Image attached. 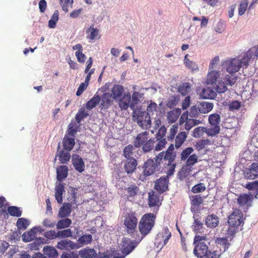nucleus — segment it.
<instances>
[{"instance_id": "1", "label": "nucleus", "mask_w": 258, "mask_h": 258, "mask_svg": "<svg viewBox=\"0 0 258 258\" xmlns=\"http://www.w3.org/2000/svg\"><path fill=\"white\" fill-rule=\"evenodd\" d=\"M223 65L229 73L225 75L224 80L227 85L232 86L236 83L237 79V77L235 75L236 73L243 67L241 62L239 58H234L226 61Z\"/></svg>"}, {"instance_id": "2", "label": "nucleus", "mask_w": 258, "mask_h": 258, "mask_svg": "<svg viewBox=\"0 0 258 258\" xmlns=\"http://www.w3.org/2000/svg\"><path fill=\"white\" fill-rule=\"evenodd\" d=\"M155 219L156 216L153 213H147L143 216L139 224V229L142 234L140 237L141 240L150 233L154 225Z\"/></svg>"}, {"instance_id": "3", "label": "nucleus", "mask_w": 258, "mask_h": 258, "mask_svg": "<svg viewBox=\"0 0 258 258\" xmlns=\"http://www.w3.org/2000/svg\"><path fill=\"white\" fill-rule=\"evenodd\" d=\"M133 119L137 121L138 124L143 129H147L151 124V117L149 113L141 107H137L133 110Z\"/></svg>"}, {"instance_id": "4", "label": "nucleus", "mask_w": 258, "mask_h": 258, "mask_svg": "<svg viewBox=\"0 0 258 258\" xmlns=\"http://www.w3.org/2000/svg\"><path fill=\"white\" fill-rule=\"evenodd\" d=\"M206 239V236L196 235L194 238V244L195 245L194 249V254L199 258L205 257L209 251V248L204 241Z\"/></svg>"}, {"instance_id": "5", "label": "nucleus", "mask_w": 258, "mask_h": 258, "mask_svg": "<svg viewBox=\"0 0 258 258\" xmlns=\"http://www.w3.org/2000/svg\"><path fill=\"white\" fill-rule=\"evenodd\" d=\"M137 224L138 219L134 213H130L125 216L124 220V225L126 228L127 232L133 236V237L137 234Z\"/></svg>"}, {"instance_id": "6", "label": "nucleus", "mask_w": 258, "mask_h": 258, "mask_svg": "<svg viewBox=\"0 0 258 258\" xmlns=\"http://www.w3.org/2000/svg\"><path fill=\"white\" fill-rule=\"evenodd\" d=\"M141 241V239L139 236H138V238L136 237L134 240H132L127 237H124L122 239L121 246V252L124 255L129 254L134 250Z\"/></svg>"}, {"instance_id": "7", "label": "nucleus", "mask_w": 258, "mask_h": 258, "mask_svg": "<svg viewBox=\"0 0 258 258\" xmlns=\"http://www.w3.org/2000/svg\"><path fill=\"white\" fill-rule=\"evenodd\" d=\"M243 222L242 213L238 210H234L228 217V223L230 227H238Z\"/></svg>"}, {"instance_id": "8", "label": "nucleus", "mask_w": 258, "mask_h": 258, "mask_svg": "<svg viewBox=\"0 0 258 258\" xmlns=\"http://www.w3.org/2000/svg\"><path fill=\"white\" fill-rule=\"evenodd\" d=\"M171 236V234L168 228H165L163 232H160L157 235L155 243L158 245V247L161 245V249L167 244Z\"/></svg>"}, {"instance_id": "9", "label": "nucleus", "mask_w": 258, "mask_h": 258, "mask_svg": "<svg viewBox=\"0 0 258 258\" xmlns=\"http://www.w3.org/2000/svg\"><path fill=\"white\" fill-rule=\"evenodd\" d=\"M57 248L61 250H74L80 248V246L76 242L71 240L65 239L57 242Z\"/></svg>"}, {"instance_id": "10", "label": "nucleus", "mask_w": 258, "mask_h": 258, "mask_svg": "<svg viewBox=\"0 0 258 258\" xmlns=\"http://www.w3.org/2000/svg\"><path fill=\"white\" fill-rule=\"evenodd\" d=\"M168 177L162 176L156 181L154 189L159 192L162 193L168 189Z\"/></svg>"}, {"instance_id": "11", "label": "nucleus", "mask_w": 258, "mask_h": 258, "mask_svg": "<svg viewBox=\"0 0 258 258\" xmlns=\"http://www.w3.org/2000/svg\"><path fill=\"white\" fill-rule=\"evenodd\" d=\"M143 168V173L145 176L151 175L156 170H160V169L158 168L154 164V160L152 159H148L146 162H145Z\"/></svg>"}, {"instance_id": "12", "label": "nucleus", "mask_w": 258, "mask_h": 258, "mask_svg": "<svg viewBox=\"0 0 258 258\" xmlns=\"http://www.w3.org/2000/svg\"><path fill=\"white\" fill-rule=\"evenodd\" d=\"M100 98V107L101 110H105L109 108L113 102V99L112 94L110 93H105Z\"/></svg>"}, {"instance_id": "13", "label": "nucleus", "mask_w": 258, "mask_h": 258, "mask_svg": "<svg viewBox=\"0 0 258 258\" xmlns=\"http://www.w3.org/2000/svg\"><path fill=\"white\" fill-rule=\"evenodd\" d=\"M72 164L75 169L80 173L85 170V163L83 159L78 154H74L72 158Z\"/></svg>"}, {"instance_id": "14", "label": "nucleus", "mask_w": 258, "mask_h": 258, "mask_svg": "<svg viewBox=\"0 0 258 258\" xmlns=\"http://www.w3.org/2000/svg\"><path fill=\"white\" fill-rule=\"evenodd\" d=\"M123 169L127 174L133 173L136 169L137 161L135 158H129L123 161Z\"/></svg>"}, {"instance_id": "15", "label": "nucleus", "mask_w": 258, "mask_h": 258, "mask_svg": "<svg viewBox=\"0 0 258 258\" xmlns=\"http://www.w3.org/2000/svg\"><path fill=\"white\" fill-rule=\"evenodd\" d=\"M131 96L129 93H124L123 96L118 100L119 101L118 105L121 110H127L130 107Z\"/></svg>"}, {"instance_id": "16", "label": "nucleus", "mask_w": 258, "mask_h": 258, "mask_svg": "<svg viewBox=\"0 0 258 258\" xmlns=\"http://www.w3.org/2000/svg\"><path fill=\"white\" fill-rule=\"evenodd\" d=\"M219 223V217L215 214L209 215L205 219V225L210 228H216Z\"/></svg>"}, {"instance_id": "17", "label": "nucleus", "mask_w": 258, "mask_h": 258, "mask_svg": "<svg viewBox=\"0 0 258 258\" xmlns=\"http://www.w3.org/2000/svg\"><path fill=\"white\" fill-rule=\"evenodd\" d=\"M60 148V144H58L57 150L56 152V155L55 156V160L57 156H58V160L61 164H66L69 161L71 158L70 153L69 151L61 150L59 153L58 150Z\"/></svg>"}, {"instance_id": "18", "label": "nucleus", "mask_w": 258, "mask_h": 258, "mask_svg": "<svg viewBox=\"0 0 258 258\" xmlns=\"http://www.w3.org/2000/svg\"><path fill=\"white\" fill-rule=\"evenodd\" d=\"M112 98L117 101L123 96L124 89L123 87L120 85H115L111 90Z\"/></svg>"}, {"instance_id": "19", "label": "nucleus", "mask_w": 258, "mask_h": 258, "mask_svg": "<svg viewBox=\"0 0 258 258\" xmlns=\"http://www.w3.org/2000/svg\"><path fill=\"white\" fill-rule=\"evenodd\" d=\"M148 133L147 132L139 134L137 136L135 140V146L137 148H139L142 146V145H143L148 141Z\"/></svg>"}, {"instance_id": "20", "label": "nucleus", "mask_w": 258, "mask_h": 258, "mask_svg": "<svg viewBox=\"0 0 258 258\" xmlns=\"http://www.w3.org/2000/svg\"><path fill=\"white\" fill-rule=\"evenodd\" d=\"M159 196L157 195H155L153 192L152 193L150 192L149 194V198H148V203L150 207H154V209L156 210L155 212H156L160 206L159 205Z\"/></svg>"}, {"instance_id": "21", "label": "nucleus", "mask_w": 258, "mask_h": 258, "mask_svg": "<svg viewBox=\"0 0 258 258\" xmlns=\"http://www.w3.org/2000/svg\"><path fill=\"white\" fill-rule=\"evenodd\" d=\"M57 179L59 182L67 178L68 174V168L66 165H60L56 169Z\"/></svg>"}, {"instance_id": "22", "label": "nucleus", "mask_w": 258, "mask_h": 258, "mask_svg": "<svg viewBox=\"0 0 258 258\" xmlns=\"http://www.w3.org/2000/svg\"><path fill=\"white\" fill-rule=\"evenodd\" d=\"M255 58V57L253 54L252 48H250L244 54L243 56L239 60L241 61L242 66L246 68L250 60Z\"/></svg>"}, {"instance_id": "23", "label": "nucleus", "mask_w": 258, "mask_h": 258, "mask_svg": "<svg viewBox=\"0 0 258 258\" xmlns=\"http://www.w3.org/2000/svg\"><path fill=\"white\" fill-rule=\"evenodd\" d=\"M227 84L224 80V78L221 81H218L216 83L212 85L213 89L216 91L217 93H224L227 89ZM228 86H229L228 85Z\"/></svg>"}, {"instance_id": "24", "label": "nucleus", "mask_w": 258, "mask_h": 258, "mask_svg": "<svg viewBox=\"0 0 258 258\" xmlns=\"http://www.w3.org/2000/svg\"><path fill=\"white\" fill-rule=\"evenodd\" d=\"M191 199V211L196 212L198 210L199 206L203 203V199L200 195L192 196Z\"/></svg>"}, {"instance_id": "25", "label": "nucleus", "mask_w": 258, "mask_h": 258, "mask_svg": "<svg viewBox=\"0 0 258 258\" xmlns=\"http://www.w3.org/2000/svg\"><path fill=\"white\" fill-rule=\"evenodd\" d=\"M64 191V185L62 183H59L55 187V198L58 204L62 203V194Z\"/></svg>"}, {"instance_id": "26", "label": "nucleus", "mask_w": 258, "mask_h": 258, "mask_svg": "<svg viewBox=\"0 0 258 258\" xmlns=\"http://www.w3.org/2000/svg\"><path fill=\"white\" fill-rule=\"evenodd\" d=\"M79 254L82 258H95L97 253L94 248H85L81 249Z\"/></svg>"}, {"instance_id": "27", "label": "nucleus", "mask_w": 258, "mask_h": 258, "mask_svg": "<svg viewBox=\"0 0 258 258\" xmlns=\"http://www.w3.org/2000/svg\"><path fill=\"white\" fill-rule=\"evenodd\" d=\"M63 149L65 151H71L75 145V139L73 137H69L68 136H65L63 141Z\"/></svg>"}, {"instance_id": "28", "label": "nucleus", "mask_w": 258, "mask_h": 258, "mask_svg": "<svg viewBox=\"0 0 258 258\" xmlns=\"http://www.w3.org/2000/svg\"><path fill=\"white\" fill-rule=\"evenodd\" d=\"M72 205L70 203H64L58 212V216L60 218H67L71 212Z\"/></svg>"}, {"instance_id": "29", "label": "nucleus", "mask_w": 258, "mask_h": 258, "mask_svg": "<svg viewBox=\"0 0 258 258\" xmlns=\"http://www.w3.org/2000/svg\"><path fill=\"white\" fill-rule=\"evenodd\" d=\"M214 104L206 101L200 102L198 109L199 111L202 113H207L213 108Z\"/></svg>"}, {"instance_id": "30", "label": "nucleus", "mask_w": 258, "mask_h": 258, "mask_svg": "<svg viewBox=\"0 0 258 258\" xmlns=\"http://www.w3.org/2000/svg\"><path fill=\"white\" fill-rule=\"evenodd\" d=\"M213 90L209 87L204 89L201 93V96L204 99H214L217 96V92Z\"/></svg>"}, {"instance_id": "31", "label": "nucleus", "mask_w": 258, "mask_h": 258, "mask_svg": "<svg viewBox=\"0 0 258 258\" xmlns=\"http://www.w3.org/2000/svg\"><path fill=\"white\" fill-rule=\"evenodd\" d=\"M24 242H30L36 238L35 228H32L30 231L24 232L22 235Z\"/></svg>"}, {"instance_id": "32", "label": "nucleus", "mask_w": 258, "mask_h": 258, "mask_svg": "<svg viewBox=\"0 0 258 258\" xmlns=\"http://www.w3.org/2000/svg\"><path fill=\"white\" fill-rule=\"evenodd\" d=\"M143 94L139 92H134L131 99L130 108L133 111L136 110V106L140 102V98L142 97Z\"/></svg>"}, {"instance_id": "33", "label": "nucleus", "mask_w": 258, "mask_h": 258, "mask_svg": "<svg viewBox=\"0 0 258 258\" xmlns=\"http://www.w3.org/2000/svg\"><path fill=\"white\" fill-rule=\"evenodd\" d=\"M44 255L47 258L55 257L58 256V252L56 249L52 246H46L43 249Z\"/></svg>"}, {"instance_id": "34", "label": "nucleus", "mask_w": 258, "mask_h": 258, "mask_svg": "<svg viewBox=\"0 0 258 258\" xmlns=\"http://www.w3.org/2000/svg\"><path fill=\"white\" fill-rule=\"evenodd\" d=\"M100 100L101 98L100 95L96 93L89 101L87 102L86 105V108L89 110L93 109L99 104Z\"/></svg>"}, {"instance_id": "35", "label": "nucleus", "mask_w": 258, "mask_h": 258, "mask_svg": "<svg viewBox=\"0 0 258 258\" xmlns=\"http://www.w3.org/2000/svg\"><path fill=\"white\" fill-rule=\"evenodd\" d=\"M229 237L226 236L224 237H217L215 239V243L217 244L220 245L224 248V251L227 250L230 245V244L228 242V239Z\"/></svg>"}, {"instance_id": "36", "label": "nucleus", "mask_w": 258, "mask_h": 258, "mask_svg": "<svg viewBox=\"0 0 258 258\" xmlns=\"http://www.w3.org/2000/svg\"><path fill=\"white\" fill-rule=\"evenodd\" d=\"M187 137V134L185 132H182L179 133L175 139V147L176 148H179L184 142Z\"/></svg>"}, {"instance_id": "37", "label": "nucleus", "mask_w": 258, "mask_h": 258, "mask_svg": "<svg viewBox=\"0 0 258 258\" xmlns=\"http://www.w3.org/2000/svg\"><path fill=\"white\" fill-rule=\"evenodd\" d=\"M219 77V73L215 71H211L209 73L207 76V84L208 85H213L218 80L217 79Z\"/></svg>"}, {"instance_id": "38", "label": "nucleus", "mask_w": 258, "mask_h": 258, "mask_svg": "<svg viewBox=\"0 0 258 258\" xmlns=\"http://www.w3.org/2000/svg\"><path fill=\"white\" fill-rule=\"evenodd\" d=\"M72 224V220L68 218H64L59 220L56 224L57 229H62L70 227Z\"/></svg>"}, {"instance_id": "39", "label": "nucleus", "mask_w": 258, "mask_h": 258, "mask_svg": "<svg viewBox=\"0 0 258 258\" xmlns=\"http://www.w3.org/2000/svg\"><path fill=\"white\" fill-rule=\"evenodd\" d=\"M92 236L91 234H84L80 237L78 239V242L80 247L82 245H86L90 243L92 241Z\"/></svg>"}, {"instance_id": "40", "label": "nucleus", "mask_w": 258, "mask_h": 258, "mask_svg": "<svg viewBox=\"0 0 258 258\" xmlns=\"http://www.w3.org/2000/svg\"><path fill=\"white\" fill-rule=\"evenodd\" d=\"M191 86L189 83L185 82L178 87V92L182 96H186L190 91Z\"/></svg>"}, {"instance_id": "41", "label": "nucleus", "mask_w": 258, "mask_h": 258, "mask_svg": "<svg viewBox=\"0 0 258 258\" xmlns=\"http://www.w3.org/2000/svg\"><path fill=\"white\" fill-rule=\"evenodd\" d=\"M77 189L76 188L70 186L68 190V200L70 204H75L76 202Z\"/></svg>"}, {"instance_id": "42", "label": "nucleus", "mask_w": 258, "mask_h": 258, "mask_svg": "<svg viewBox=\"0 0 258 258\" xmlns=\"http://www.w3.org/2000/svg\"><path fill=\"white\" fill-rule=\"evenodd\" d=\"M193 218L194 219V222L191 226L193 231L196 233H201L203 228V223L199 219L196 218L195 216H194Z\"/></svg>"}, {"instance_id": "43", "label": "nucleus", "mask_w": 258, "mask_h": 258, "mask_svg": "<svg viewBox=\"0 0 258 258\" xmlns=\"http://www.w3.org/2000/svg\"><path fill=\"white\" fill-rule=\"evenodd\" d=\"M30 224L29 220L24 218H20L17 220L16 226L19 230H25Z\"/></svg>"}, {"instance_id": "44", "label": "nucleus", "mask_w": 258, "mask_h": 258, "mask_svg": "<svg viewBox=\"0 0 258 258\" xmlns=\"http://www.w3.org/2000/svg\"><path fill=\"white\" fill-rule=\"evenodd\" d=\"M251 201V197L247 194L240 195L237 199V202L241 206H248Z\"/></svg>"}, {"instance_id": "45", "label": "nucleus", "mask_w": 258, "mask_h": 258, "mask_svg": "<svg viewBox=\"0 0 258 258\" xmlns=\"http://www.w3.org/2000/svg\"><path fill=\"white\" fill-rule=\"evenodd\" d=\"M156 142L155 139H150L148 140L143 146V150L144 152H149L151 151L154 147V144Z\"/></svg>"}, {"instance_id": "46", "label": "nucleus", "mask_w": 258, "mask_h": 258, "mask_svg": "<svg viewBox=\"0 0 258 258\" xmlns=\"http://www.w3.org/2000/svg\"><path fill=\"white\" fill-rule=\"evenodd\" d=\"M8 212L11 216L17 217H20L22 214V211L20 208L16 206L9 207Z\"/></svg>"}, {"instance_id": "47", "label": "nucleus", "mask_w": 258, "mask_h": 258, "mask_svg": "<svg viewBox=\"0 0 258 258\" xmlns=\"http://www.w3.org/2000/svg\"><path fill=\"white\" fill-rule=\"evenodd\" d=\"M88 115V113L84 108H80L76 115L75 118L77 122L80 124L82 120L87 117Z\"/></svg>"}, {"instance_id": "48", "label": "nucleus", "mask_w": 258, "mask_h": 258, "mask_svg": "<svg viewBox=\"0 0 258 258\" xmlns=\"http://www.w3.org/2000/svg\"><path fill=\"white\" fill-rule=\"evenodd\" d=\"M163 153V159L168 161L167 165H170L174 163V161L176 158L175 153H171L169 152H162Z\"/></svg>"}, {"instance_id": "49", "label": "nucleus", "mask_w": 258, "mask_h": 258, "mask_svg": "<svg viewBox=\"0 0 258 258\" xmlns=\"http://www.w3.org/2000/svg\"><path fill=\"white\" fill-rule=\"evenodd\" d=\"M59 13L58 11L56 10L53 13L51 19L48 21V27L50 28H54L58 20Z\"/></svg>"}, {"instance_id": "50", "label": "nucleus", "mask_w": 258, "mask_h": 258, "mask_svg": "<svg viewBox=\"0 0 258 258\" xmlns=\"http://www.w3.org/2000/svg\"><path fill=\"white\" fill-rule=\"evenodd\" d=\"M187 56L188 55L186 54L185 56L184 59V63L185 64L186 66L188 69H190L192 71H198L199 70L198 64L196 62L189 60L187 58Z\"/></svg>"}, {"instance_id": "51", "label": "nucleus", "mask_w": 258, "mask_h": 258, "mask_svg": "<svg viewBox=\"0 0 258 258\" xmlns=\"http://www.w3.org/2000/svg\"><path fill=\"white\" fill-rule=\"evenodd\" d=\"M220 119L219 114L217 113L212 114L209 117V122L213 126L219 125Z\"/></svg>"}, {"instance_id": "52", "label": "nucleus", "mask_w": 258, "mask_h": 258, "mask_svg": "<svg viewBox=\"0 0 258 258\" xmlns=\"http://www.w3.org/2000/svg\"><path fill=\"white\" fill-rule=\"evenodd\" d=\"M58 238H66L72 236V231L70 229L59 230L57 232Z\"/></svg>"}, {"instance_id": "53", "label": "nucleus", "mask_w": 258, "mask_h": 258, "mask_svg": "<svg viewBox=\"0 0 258 258\" xmlns=\"http://www.w3.org/2000/svg\"><path fill=\"white\" fill-rule=\"evenodd\" d=\"M200 123L199 120L196 119H189L185 123L184 128L186 131H189L193 126Z\"/></svg>"}, {"instance_id": "54", "label": "nucleus", "mask_w": 258, "mask_h": 258, "mask_svg": "<svg viewBox=\"0 0 258 258\" xmlns=\"http://www.w3.org/2000/svg\"><path fill=\"white\" fill-rule=\"evenodd\" d=\"M206 190V186L203 183H199L194 185L191 189V191L195 194L204 191Z\"/></svg>"}, {"instance_id": "55", "label": "nucleus", "mask_w": 258, "mask_h": 258, "mask_svg": "<svg viewBox=\"0 0 258 258\" xmlns=\"http://www.w3.org/2000/svg\"><path fill=\"white\" fill-rule=\"evenodd\" d=\"M87 32L89 33L87 36V38L93 40L98 35L99 30L97 28L91 27L88 29Z\"/></svg>"}, {"instance_id": "56", "label": "nucleus", "mask_w": 258, "mask_h": 258, "mask_svg": "<svg viewBox=\"0 0 258 258\" xmlns=\"http://www.w3.org/2000/svg\"><path fill=\"white\" fill-rule=\"evenodd\" d=\"M198 156L196 154L190 155L186 159V165L187 166H191L195 165L198 162Z\"/></svg>"}, {"instance_id": "57", "label": "nucleus", "mask_w": 258, "mask_h": 258, "mask_svg": "<svg viewBox=\"0 0 258 258\" xmlns=\"http://www.w3.org/2000/svg\"><path fill=\"white\" fill-rule=\"evenodd\" d=\"M193 151L194 149L192 147H187L183 150L181 153V160L182 161L186 160Z\"/></svg>"}, {"instance_id": "58", "label": "nucleus", "mask_w": 258, "mask_h": 258, "mask_svg": "<svg viewBox=\"0 0 258 258\" xmlns=\"http://www.w3.org/2000/svg\"><path fill=\"white\" fill-rule=\"evenodd\" d=\"M248 2L247 0L242 1L239 5L238 8V15L242 16L245 12L247 8Z\"/></svg>"}, {"instance_id": "59", "label": "nucleus", "mask_w": 258, "mask_h": 258, "mask_svg": "<svg viewBox=\"0 0 258 258\" xmlns=\"http://www.w3.org/2000/svg\"><path fill=\"white\" fill-rule=\"evenodd\" d=\"M178 100L179 98L177 96H172L168 100L166 105L168 108H173L175 106H176Z\"/></svg>"}, {"instance_id": "60", "label": "nucleus", "mask_w": 258, "mask_h": 258, "mask_svg": "<svg viewBox=\"0 0 258 258\" xmlns=\"http://www.w3.org/2000/svg\"><path fill=\"white\" fill-rule=\"evenodd\" d=\"M206 128L199 126L195 128L192 132V136L195 138H199L202 135V134L206 132Z\"/></svg>"}, {"instance_id": "61", "label": "nucleus", "mask_w": 258, "mask_h": 258, "mask_svg": "<svg viewBox=\"0 0 258 258\" xmlns=\"http://www.w3.org/2000/svg\"><path fill=\"white\" fill-rule=\"evenodd\" d=\"M79 254L76 251L69 250L63 252L61 255V258H78Z\"/></svg>"}, {"instance_id": "62", "label": "nucleus", "mask_w": 258, "mask_h": 258, "mask_svg": "<svg viewBox=\"0 0 258 258\" xmlns=\"http://www.w3.org/2000/svg\"><path fill=\"white\" fill-rule=\"evenodd\" d=\"M220 130V126L215 125L213 126V127L211 128H209L207 131H206V132L209 136H215L219 133Z\"/></svg>"}, {"instance_id": "63", "label": "nucleus", "mask_w": 258, "mask_h": 258, "mask_svg": "<svg viewBox=\"0 0 258 258\" xmlns=\"http://www.w3.org/2000/svg\"><path fill=\"white\" fill-rule=\"evenodd\" d=\"M123 155L126 159L134 158L133 157V153L132 152V147L129 146H126L123 150Z\"/></svg>"}, {"instance_id": "64", "label": "nucleus", "mask_w": 258, "mask_h": 258, "mask_svg": "<svg viewBox=\"0 0 258 258\" xmlns=\"http://www.w3.org/2000/svg\"><path fill=\"white\" fill-rule=\"evenodd\" d=\"M156 142L158 141L157 144L155 146V150L157 151H159L163 149V148L165 147V145L167 143L166 140L165 139L157 140V139H155Z\"/></svg>"}]
</instances>
